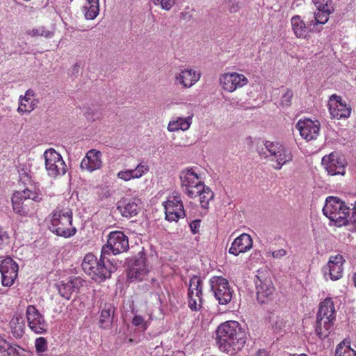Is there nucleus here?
I'll return each mask as SVG.
<instances>
[{
  "label": "nucleus",
  "instance_id": "nucleus-1",
  "mask_svg": "<svg viewBox=\"0 0 356 356\" xmlns=\"http://www.w3.org/2000/svg\"><path fill=\"white\" fill-rule=\"evenodd\" d=\"M129 248L128 237L121 231H113L107 236V243L103 245L99 260L92 254L85 256L82 268L96 282L101 283L110 278L117 267L108 256L127 252Z\"/></svg>",
  "mask_w": 356,
  "mask_h": 356
},
{
  "label": "nucleus",
  "instance_id": "nucleus-2",
  "mask_svg": "<svg viewBox=\"0 0 356 356\" xmlns=\"http://www.w3.org/2000/svg\"><path fill=\"white\" fill-rule=\"evenodd\" d=\"M245 343V332L237 321H226L218 327L216 344L221 351L234 355L243 348Z\"/></svg>",
  "mask_w": 356,
  "mask_h": 356
},
{
  "label": "nucleus",
  "instance_id": "nucleus-3",
  "mask_svg": "<svg viewBox=\"0 0 356 356\" xmlns=\"http://www.w3.org/2000/svg\"><path fill=\"white\" fill-rule=\"evenodd\" d=\"M264 147L257 148V152L261 158L274 162V169L280 170L293 161V154L291 149L283 143L279 141L265 140Z\"/></svg>",
  "mask_w": 356,
  "mask_h": 356
},
{
  "label": "nucleus",
  "instance_id": "nucleus-4",
  "mask_svg": "<svg viewBox=\"0 0 356 356\" xmlns=\"http://www.w3.org/2000/svg\"><path fill=\"white\" fill-rule=\"evenodd\" d=\"M335 308L331 298H326L319 304L316 314L315 332L321 339H325L330 333L335 321Z\"/></svg>",
  "mask_w": 356,
  "mask_h": 356
},
{
  "label": "nucleus",
  "instance_id": "nucleus-5",
  "mask_svg": "<svg viewBox=\"0 0 356 356\" xmlns=\"http://www.w3.org/2000/svg\"><path fill=\"white\" fill-rule=\"evenodd\" d=\"M351 211L350 204L348 205L340 198L334 196L326 198L323 208V214L339 227L348 225Z\"/></svg>",
  "mask_w": 356,
  "mask_h": 356
},
{
  "label": "nucleus",
  "instance_id": "nucleus-6",
  "mask_svg": "<svg viewBox=\"0 0 356 356\" xmlns=\"http://www.w3.org/2000/svg\"><path fill=\"white\" fill-rule=\"evenodd\" d=\"M49 229L58 236L70 238L74 236L76 229L72 226V211L68 209L56 208L51 213Z\"/></svg>",
  "mask_w": 356,
  "mask_h": 356
},
{
  "label": "nucleus",
  "instance_id": "nucleus-7",
  "mask_svg": "<svg viewBox=\"0 0 356 356\" xmlns=\"http://www.w3.org/2000/svg\"><path fill=\"white\" fill-rule=\"evenodd\" d=\"M29 200L40 202L42 200V195L37 191H33L29 188L14 193L12 197V204L15 213L22 216H29L31 209L28 204L25 203Z\"/></svg>",
  "mask_w": 356,
  "mask_h": 356
},
{
  "label": "nucleus",
  "instance_id": "nucleus-8",
  "mask_svg": "<svg viewBox=\"0 0 356 356\" xmlns=\"http://www.w3.org/2000/svg\"><path fill=\"white\" fill-rule=\"evenodd\" d=\"M181 187L189 197L197 196L200 188L204 184L193 168H187L180 172Z\"/></svg>",
  "mask_w": 356,
  "mask_h": 356
},
{
  "label": "nucleus",
  "instance_id": "nucleus-9",
  "mask_svg": "<svg viewBox=\"0 0 356 356\" xmlns=\"http://www.w3.org/2000/svg\"><path fill=\"white\" fill-rule=\"evenodd\" d=\"M45 169L51 177H56L65 174L67 166L61 155L54 149H47L44 154Z\"/></svg>",
  "mask_w": 356,
  "mask_h": 356
},
{
  "label": "nucleus",
  "instance_id": "nucleus-10",
  "mask_svg": "<svg viewBox=\"0 0 356 356\" xmlns=\"http://www.w3.org/2000/svg\"><path fill=\"white\" fill-rule=\"evenodd\" d=\"M209 283L211 291L220 305H225L231 302L233 290L227 279L221 276H213L210 279Z\"/></svg>",
  "mask_w": 356,
  "mask_h": 356
},
{
  "label": "nucleus",
  "instance_id": "nucleus-11",
  "mask_svg": "<svg viewBox=\"0 0 356 356\" xmlns=\"http://www.w3.org/2000/svg\"><path fill=\"white\" fill-rule=\"evenodd\" d=\"M321 163L330 175H344L346 162L344 156L340 153L332 152L322 158Z\"/></svg>",
  "mask_w": 356,
  "mask_h": 356
},
{
  "label": "nucleus",
  "instance_id": "nucleus-12",
  "mask_svg": "<svg viewBox=\"0 0 356 356\" xmlns=\"http://www.w3.org/2000/svg\"><path fill=\"white\" fill-rule=\"evenodd\" d=\"M256 277L254 283L257 300L261 304L266 303L272 299L275 288L271 280L264 272L258 270Z\"/></svg>",
  "mask_w": 356,
  "mask_h": 356
},
{
  "label": "nucleus",
  "instance_id": "nucleus-13",
  "mask_svg": "<svg viewBox=\"0 0 356 356\" xmlns=\"http://www.w3.org/2000/svg\"><path fill=\"white\" fill-rule=\"evenodd\" d=\"M26 318L29 327L37 334H44L47 332L48 323L44 316L34 305H29L26 309Z\"/></svg>",
  "mask_w": 356,
  "mask_h": 356
},
{
  "label": "nucleus",
  "instance_id": "nucleus-14",
  "mask_svg": "<svg viewBox=\"0 0 356 356\" xmlns=\"http://www.w3.org/2000/svg\"><path fill=\"white\" fill-rule=\"evenodd\" d=\"M165 219L168 221L177 222L186 216V211L181 198L179 195L169 196L163 203Z\"/></svg>",
  "mask_w": 356,
  "mask_h": 356
},
{
  "label": "nucleus",
  "instance_id": "nucleus-15",
  "mask_svg": "<svg viewBox=\"0 0 356 356\" xmlns=\"http://www.w3.org/2000/svg\"><path fill=\"white\" fill-rule=\"evenodd\" d=\"M0 272L3 286H10L17 277L18 265L12 258L6 257L1 261Z\"/></svg>",
  "mask_w": 356,
  "mask_h": 356
},
{
  "label": "nucleus",
  "instance_id": "nucleus-16",
  "mask_svg": "<svg viewBox=\"0 0 356 356\" xmlns=\"http://www.w3.org/2000/svg\"><path fill=\"white\" fill-rule=\"evenodd\" d=\"M330 113L332 118H348L351 113V107L342 100L341 96L331 95L328 101Z\"/></svg>",
  "mask_w": 356,
  "mask_h": 356
},
{
  "label": "nucleus",
  "instance_id": "nucleus-17",
  "mask_svg": "<svg viewBox=\"0 0 356 356\" xmlns=\"http://www.w3.org/2000/svg\"><path fill=\"white\" fill-rule=\"evenodd\" d=\"M83 282L80 277H71L57 282L55 287L61 297L70 300L73 293L79 291Z\"/></svg>",
  "mask_w": 356,
  "mask_h": 356
},
{
  "label": "nucleus",
  "instance_id": "nucleus-18",
  "mask_svg": "<svg viewBox=\"0 0 356 356\" xmlns=\"http://www.w3.org/2000/svg\"><path fill=\"white\" fill-rule=\"evenodd\" d=\"M184 110L186 115H181V116L174 117L169 122L168 125L169 131H186L190 128L194 116L193 106L191 104L185 105Z\"/></svg>",
  "mask_w": 356,
  "mask_h": 356
},
{
  "label": "nucleus",
  "instance_id": "nucleus-19",
  "mask_svg": "<svg viewBox=\"0 0 356 356\" xmlns=\"http://www.w3.org/2000/svg\"><path fill=\"white\" fill-rule=\"evenodd\" d=\"M296 128L307 141L315 140L319 136L320 123L318 120L313 121L309 118L300 119L296 123Z\"/></svg>",
  "mask_w": 356,
  "mask_h": 356
},
{
  "label": "nucleus",
  "instance_id": "nucleus-20",
  "mask_svg": "<svg viewBox=\"0 0 356 356\" xmlns=\"http://www.w3.org/2000/svg\"><path fill=\"white\" fill-rule=\"evenodd\" d=\"M148 273L146 265V258L142 253H138L134 263L130 266L127 272V277L131 282L143 280Z\"/></svg>",
  "mask_w": 356,
  "mask_h": 356
},
{
  "label": "nucleus",
  "instance_id": "nucleus-21",
  "mask_svg": "<svg viewBox=\"0 0 356 356\" xmlns=\"http://www.w3.org/2000/svg\"><path fill=\"white\" fill-rule=\"evenodd\" d=\"M248 79L237 72L225 73L220 77V83L223 90L232 92L248 83Z\"/></svg>",
  "mask_w": 356,
  "mask_h": 356
},
{
  "label": "nucleus",
  "instance_id": "nucleus-22",
  "mask_svg": "<svg viewBox=\"0 0 356 356\" xmlns=\"http://www.w3.org/2000/svg\"><path fill=\"white\" fill-rule=\"evenodd\" d=\"M343 257L341 254L330 257L327 264L323 268L325 278L334 281L340 279L343 275Z\"/></svg>",
  "mask_w": 356,
  "mask_h": 356
},
{
  "label": "nucleus",
  "instance_id": "nucleus-23",
  "mask_svg": "<svg viewBox=\"0 0 356 356\" xmlns=\"http://www.w3.org/2000/svg\"><path fill=\"white\" fill-rule=\"evenodd\" d=\"M102 154L100 151L95 149H90L81 162V169L89 172L100 169L102 166Z\"/></svg>",
  "mask_w": 356,
  "mask_h": 356
},
{
  "label": "nucleus",
  "instance_id": "nucleus-24",
  "mask_svg": "<svg viewBox=\"0 0 356 356\" xmlns=\"http://www.w3.org/2000/svg\"><path fill=\"white\" fill-rule=\"evenodd\" d=\"M201 77L200 72L192 68H186L181 70L175 77V83L181 85L183 87L188 88L197 83Z\"/></svg>",
  "mask_w": 356,
  "mask_h": 356
},
{
  "label": "nucleus",
  "instance_id": "nucleus-25",
  "mask_svg": "<svg viewBox=\"0 0 356 356\" xmlns=\"http://www.w3.org/2000/svg\"><path fill=\"white\" fill-rule=\"evenodd\" d=\"M252 237L249 234L243 233L234 240L229 249V253L238 256L240 253L250 250L252 248Z\"/></svg>",
  "mask_w": 356,
  "mask_h": 356
},
{
  "label": "nucleus",
  "instance_id": "nucleus-26",
  "mask_svg": "<svg viewBox=\"0 0 356 356\" xmlns=\"http://www.w3.org/2000/svg\"><path fill=\"white\" fill-rule=\"evenodd\" d=\"M149 168L147 163L141 161L134 169H127L119 171L117 174L118 178L125 181L134 179H139L149 171Z\"/></svg>",
  "mask_w": 356,
  "mask_h": 356
},
{
  "label": "nucleus",
  "instance_id": "nucleus-27",
  "mask_svg": "<svg viewBox=\"0 0 356 356\" xmlns=\"http://www.w3.org/2000/svg\"><path fill=\"white\" fill-rule=\"evenodd\" d=\"M117 209L125 218L136 216L139 210L138 200L134 198H124L118 202Z\"/></svg>",
  "mask_w": 356,
  "mask_h": 356
},
{
  "label": "nucleus",
  "instance_id": "nucleus-28",
  "mask_svg": "<svg viewBox=\"0 0 356 356\" xmlns=\"http://www.w3.org/2000/svg\"><path fill=\"white\" fill-rule=\"evenodd\" d=\"M115 308L111 303H106L100 313L99 326L103 329H109L113 323Z\"/></svg>",
  "mask_w": 356,
  "mask_h": 356
},
{
  "label": "nucleus",
  "instance_id": "nucleus-29",
  "mask_svg": "<svg viewBox=\"0 0 356 356\" xmlns=\"http://www.w3.org/2000/svg\"><path fill=\"white\" fill-rule=\"evenodd\" d=\"M35 95L34 91L32 89H29L26 91L24 96H20L19 97V105L17 111L19 113L23 114L26 113H31L34 110L37 102H29L31 97Z\"/></svg>",
  "mask_w": 356,
  "mask_h": 356
},
{
  "label": "nucleus",
  "instance_id": "nucleus-30",
  "mask_svg": "<svg viewBox=\"0 0 356 356\" xmlns=\"http://www.w3.org/2000/svg\"><path fill=\"white\" fill-rule=\"evenodd\" d=\"M25 350L6 341L0 343V356H23Z\"/></svg>",
  "mask_w": 356,
  "mask_h": 356
},
{
  "label": "nucleus",
  "instance_id": "nucleus-31",
  "mask_svg": "<svg viewBox=\"0 0 356 356\" xmlns=\"http://www.w3.org/2000/svg\"><path fill=\"white\" fill-rule=\"evenodd\" d=\"M269 322L275 332L280 333L286 331L285 328L288 323V321L284 315L273 313L269 317Z\"/></svg>",
  "mask_w": 356,
  "mask_h": 356
},
{
  "label": "nucleus",
  "instance_id": "nucleus-32",
  "mask_svg": "<svg viewBox=\"0 0 356 356\" xmlns=\"http://www.w3.org/2000/svg\"><path fill=\"white\" fill-rule=\"evenodd\" d=\"M26 33L31 37H43L49 39L54 36L55 29L54 28L48 29L44 26H39L28 29Z\"/></svg>",
  "mask_w": 356,
  "mask_h": 356
},
{
  "label": "nucleus",
  "instance_id": "nucleus-33",
  "mask_svg": "<svg viewBox=\"0 0 356 356\" xmlns=\"http://www.w3.org/2000/svg\"><path fill=\"white\" fill-rule=\"evenodd\" d=\"M10 327L12 334L16 338H20L24 334L25 324L23 318L19 316H14L10 321Z\"/></svg>",
  "mask_w": 356,
  "mask_h": 356
},
{
  "label": "nucleus",
  "instance_id": "nucleus-34",
  "mask_svg": "<svg viewBox=\"0 0 356 356\" xmlns=\"http://www.w3.org/2000/svg\"><path fill=\"white\" fill-rule=\"evenodd\" d=\"M291 24L293 33L297 38H305L307 35V27L299 15H295L291 19Z\"/></svg>",
  "mask_w": 356,
  "mask_h": 356
},
{
  "label": "nucleus",
  "instance_id": "nucleus-35",
  "mask_svg": "<svg viewBox=\"0 0 356 356\" xmlns=\"http://www.w3.org/2000/svg\"><path fill=\"white\" fill-rule=\"evenodd\" d=\"M83 10L86 19H94L99 12V0H87V4L83 6Z\"/></svg>",
  "mask_w": 356,
  "mask_h": 356
},
{
  "label": "nucleus",
  "instance_id": "nucleus-36",
  "mask_svg": "<svg viewBox=\"0 0 356 356\" xmlns=\"http://www.w3.org/2000/svg\"><path fill=\"white\" fill-rule=\"evenodd\" d=\"M197 196L200 197V202L201 207L204 209H208L209 202L213 200L214 197L213 192L210 189L209 187L204 184L200 188V191L197 193Z\"/></svg>",
  "mask_w": 356,
  "mask_h": 356
},
{
  "label": "nucleus",
  "instance_id": "nucleus-37",
  "mask_svg": "<svg viewBox=\"0 0 356 356\" xmlns=\"http://www.w3.org/2000/svg\"><path fill=\"white\" fill-rule=\"evenodd\" d=\"M334 356H356V350L350 347V341L344 339L337 345Z\"/></svg>",
  "mask_w": 356,
  "mask_h": 356
},
{
  "label": "nucleus",
  "instance_id": "nucleus-38",
  "mask_svg": "<svg viewBox=\"0 0 356 356\" xmlns=\"http://www.w3.org/2000/svg\"><path fill=\"white\" fill-rule=\"evenodd\" d=\"M203 282L197 275L193 276L190 280L188 295H194L195 297H200L202 295Z\"/></svg>",
  "mask_w": 356,
  "mask_h": 356
},
{
  "label": "nucleus",
  "instance_id": "nucleus-39",
  "mask_svg": "<svg viewBox=\"0 0 356 356\" xmlns=\"http://www.w3.org/2000/svg\"><path fill=\"white\" fill-rule=\"evenodd\" d=\"M188 306L193 312L200 311L202 307V295L195 297L194 295H188Z\"/></svg>",
  "mask_w": 356,
  "mask_h": 356
},
{
  "label": "nucleus",
  "instance_id": "nucleus-40",
  "mask_svg": "<svg viewBox=\"0 0 356 356\" xmlns=\"http://www.w3.org/2000/svg\"><path fill=\"white\" fill-rule=\"evenodd\" d=\"M134 326L139 327L142 331L145 332L149 325V322L145 321L144 317L140 315H134L131 320Z\"/></svg>",
  "mask_w": 356,
  "mask_h": 356
},
{
  "label": "nucleus",
  "instance_id": "nucleus-41",
  "mask_svg": "<svg viewBox=\"0 0 356 356\" xmlns=\"http://www.w3.org/2000/svg\"><path fill=\"white\" fill-rule=\"evenodd\" d=\"M35 348L37 353H42L47 350V341L44 337H38L35 341Z\"/></svg>",
  "mask_w": 356,
  "mask_h": 356
},
{
  "label": "nucleus",
  "instance_id": "nucleus-42",
  "mask_svg": "<svg viewBox=\"0 0 356 356\" xmlns=\"http://www.w3.org/2000/svg\"><path fill=\"white\" fill-rule=\"evenodd\" d=\"M155 6H160L163 10H170L175 3V0H152Z\"/></svg>",
  "mask_w": 356,
  "mask_h": 356
},
{
  "label": "nucleus",
  "instance_id": "nucleus-43",
  "mask_svg": "<svg viewBox=\"0 0 356 356\" xmlns=\"http://www.w3.org/2000/svg\"><path fill=\"white\" fill-rule=\"evenodd\" d=\"M293 93L291 90L286 89L285 93L281 97L280 104L282 107H289L291 104Z\"/></svg>",
  "mask_w": 356,
  "mask_h": 356
},
{
  "label": "nucleus",
  "instance_id": "nucleus-44",
  "mask_svg": "<svg viewBox=\"0 0 356 356\" xmlns=\"http://www.w3.org/2000/svg\"><path fill=\"white\" fill-rule=\"evenodd\" d=\"M329 15L321 12L314 13V20L312 22V24H325L329 19Z\"/></svg>",
  "mask_w": 356,
  "mask_h": 356
},
{
  "label": "nucleus",
  "instance_id": "nucleus-45",
  "mask_svg": "<svg viewBox=\"0 0 356 356\" xmlns=\"http://www.w3.org/2000/svg\"><path fill=\"white\" fill-rule=\"evenodd\" d=\"M332 0H327L325 3L323 2L321 4V7H317L316 9L318 10V12L326 13L327 15H330L334 13V8L331 5Z\"/></svg>",
  "mask_w": 356,
  "mask_h": 356
},
{
  "label": "nucleus",
  "instance_id": "nucleus-46",
  "mask_svg": "<svg viewBox=\"0 0 356 356\" xmlns=\"http://www.w3.org/2000/svg\"><path fill=\"white\" fill-rule=\"evenodd\" d=\"M350 206L352 211L350 216H349L348 225H353L356 232V202H355L353 204L351 203Z\"/></svg>",
  "mask_w": 356,
  "mask_h": 356
},
{
  "label": "nucleus",
  "instance_id": "nucleus-47",
  "mask_svg": "<svg viewBox=\"0 0 356 356\" xmlns=\"http://www.w3.org/2000/svg\"><path fill=\"white\" fill-rule=\"evenodd\" d=\"M19 173L20 182L23 183L25 185L31 183V177L26 170L22 169L21 171H19Z\"/></svg>",
  "mask_w": 356,
  "mask_h": 356
},
{
  "label": "nucleus",
  "instance_id": "nucleus-48",
  "mask_svg": "<svg viewBox=\"0 0 356 356\" xmlns=\"http://www.w3.org/2000/svg\"><path fill=\"white\" fill-rule=\"evenodd\" d=\"M201 220H194L189 224L191 231L193 234H197L199 232L200 227Z\"/></svg>",
  "mask_w": 356,
  "mask_h": 356
},
{
  "label": "nucleus",
  "instance_id": "nucleus-49",
  "mask_svg": "<svg viewBox=\"0 0 356 356\" xmlns=\"http://www.w3.org/2000/svg\"><path fill=\"white\" fill-rule=\"evenodd\" d=\"M269 254L275 259H281L286 254V251L284 249L270 252Z\"/></svg>",
  "mask_w": 356,
  "mask_h": 356
},
{
  "label": "nucleus",
  "instance_id": "nucleus-50",
  "mask_svg": "<svg viewBox=\"0 0 356 356\" xmlns=\"http://www.w3.org/2000/svg\"><path fill=\"white\" fill-rule=\"evenodd\" d=\"M227 7L230 13H236L239 10V5L235 1H229Z\"/></svg>",
  "mask_w": 356,
  "mask_h": 356
},
{
  "label": "nucleus",
  "instance_id": "nucleus-51",
  "mask_svg": "<svg viewBox=\"0 0 356 356\" xmlns=\"http://www.w3.org/2000/svg\"><path fill=\"white\" fill-rule=\"evenodd\" d=\"M9 238L8 234L3 231L0 227V245Z\"/></svg>",
  "mask_w": 356,
  "mask_h": 356
},
{
  "label": "nucleus",
  "instance_id": "nucleus-52",
  "mask_svg": "<svg viewBox=\"0 0 356 356\" xmlns=\"http://www.w3.org/2000/svg\"><path fill=\"white\" fill-rule=\"evenodd\" d=\"M257 356H268V353L265 350H259L257 353Z\"/></svg>",
  "mask_w": 356,
  "mask_h": 356
},
{
  "label": "nucleus",
  "instance_id": "nucleus-53",
  "mask_svg": "<svg viewBox=\"0 0 356 356\" xmlns=\"http://www.w3.org/2000/svg\"><path fill=\"white\" fill-rule=\"evenodd\" d=\"M312 3L314 6L317 7H321V4L324 2V0H312Z\"/></svg>",
  "mask_w": 356,
  "mask_h": 356
},
{
  "label": "nucleus",
  "instance_id": "nucleus-54",
  "mask_svg": "<svg viewBox=\"0 0 356 356\" xmlns=\"http://www.w3.org/2000/svg\"><path fill=\"white\" fill-rule=\"evenodd\" d=\"M79 67L80 65L78 63L74 64L73 66V71L78 73Z\"/></svg>",
  "mask_w": 356,
  "mask_h": 356
},
{
  "label": "nucleus",
  "instance_id": "nucleus-55",
  "mask_svg": "<svg viewBox=\"0 0 356 356\" xmlns=\"http://www.w3.org/2000/svg\"><path fill=\"white\" fill-rule=\"evenodd\" d=\"M291 356H307L306 354H293V355H291Z\"/></svg>",
  "mask_w": 356,
  "mask_h": 356
},
{
  "label": "nucleus",
  "instance_id": "nucleus-56",
  "mask_svg": "<svg viewBox=\"0 0 356 356\" xmlns=\"http://www.w3.org/2000/svg\"><path fill=\"white\" fill-rule=\"evenodd\" d=\"M354 283H355V286H356V273L354 275Z\"/></svg>",
  "mask_w": 356,
  "mask_h": 356
},
{
  "label": "nucleus",
  "instance_id": "nucleus-57",
  "mask_svg": "<svg viewBox=\"0 0 356 356\" xmlns=\"http://www.w3.org/2000/svg\"><path fill=\"white\" fill-rule=\"evenodd\" d=\"M324 322L325 321H322V329H324Z\"/></svg>",
  "mask_w": 356,
  "mask_h": 356
},
{
  "label": "nucleus",
  "instance_id": "nucleus-58",
  "mask_svg": "<svg viewBox=\"0 0 356 356\" xmlns=\"http://www.w3.org/2000/svg\"><path fill=\"white\" fill-rule=\"evenodd\" d=\"M289 356H291V355Z\"/></svg>",
  "mask_w": 356,
  "mask_h": 356
}]
</instances>
